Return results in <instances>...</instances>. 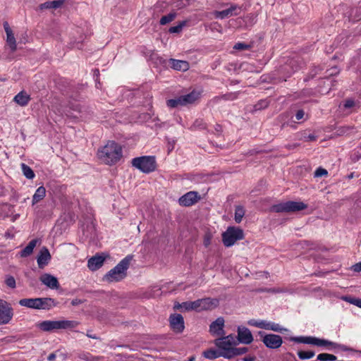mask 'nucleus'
Instances as JSON below:
<instances>
[{
  "label": "nucleus",
  "mask_w": 361,
  "mask_h": 361,
  "mask_svg": "<svg viewBox=\"0 0 361 361\" xmlns=\"http://www.w3.org/2000/svg\"><path fill=\"white\" fill-rule=\"evenodd\" d=\"M170 326L176 333H181L185 328L184 319L180 314H173L169 317Z\"/></svg>",
  "instance_id": "nucleus-14"
},
{
  "label": "nucleus",
  "mask_w": 361,
  "mask_h": 361,
  "mask_svg": "<svg viewBox=\"0 0 361 361\" xmlns=\"http://www.w3.org/2000/svg\"><path fill=\"white\" fill-rule=\"evenodd\" d=\"M247 323L250 326H253L266 330H271L276 332L283 333L288 331L287 329L282 327L279 324L271 322H267L266 320L250 319L248 321Z\"/></svg>",
  "instance_id": "nucleus-11"
},
{
  "label": "nucleus",
  "mask_w": 361,
  "mask_h": 361,
  "mask_svg": "<svg viewBox=\"0 0 361 361\" xmlns=\"http://www.w3.org/2000/svg\"><path fill=\"white\" fill-rule=\"evenodd\" d=\"M166 104L170 108H176L180 106H185L182 96L167 100Z\"/></svg>",
  "instance_id": "nucleus-30"
},
{
  "label": "nucleus",
  "mask_w": 361,
  "mask_h": 361,
  "mask_svg": "<svg viewBox=\"0 0 361 361\" xmlns=\"http://www.w3.org/2000/svg\"><path fill=\"white\" fill-rule=\"evenodd\" d=\"M305 116V112L303 110H298L295 114V118L297 120L302 119Z\"/></svg>",
  "instance_id": "nucleus-47"
},
{
  "label": "nucleus",
  "mask_w": 361,
  "mask_h": 361,
  "mask_svg": "<svg viewBox=\"0 0 361 361\" xmlns=\"http://www.w3.org/2000/svg\"><path fill=\"white\" fill-rule=\"evenodd\" d=\"M14 315L11 305L7 301L0 299V325L9 324Z\"/></svg>",
  "instance_id": "nucleus-10"
},
{
  "label": "nucleus",
  "mask_w": 361,
  "mask_h": 361,
  "mask_svg": "<svg viewBox=\"0 0 361 361\" xmlns=\"http://www.w3.org/2000/svg\"><path fill=\"white\" fill-rule=\"evenodd\" d=\"M39 281L42 284L51 289H57L59 287L57 278L49 274H44L41 275Z\"/></svg>",
  "instance_id": "nucleus-19"
},
{
  "label": "nucleus",
  "mask_w": 361,
  "mask_h": 361,
  "mask_svg": "<svg viewBox=\"0 0 361 361\" xmlns=\"http://www.w3.org/2000/svg\"><path fill=\"white\" fill-rule=\"evenodd\" d=\"M132 165L140 171L149 173L156 169V161L154 157L144 156L132 159Z\"/></svg>",
  "instance_id": "nucleus-8"
},
{
  "label": "nucleus",
  "mask_w": 361,
  "mask_h": 361,
  "mask_svg": "<svg viewBox=\"0 0 361 361\" xmlns=\"http://www.w3.org/2000/svg\"><path fill=\"white\" fill-rule=\"evenodd\" d=\"M80 357L87 361H94V358L90 356L88 353H83L80 356Z\"/></svg>",
  "instance_id": "nucleus-45"
},
{
  "label": "nucleus",
  "mask_w": 361,
  "mask_h": 361,
  "mask_svg": "<svg viewBox=\"0 0 361 361\" xmlns=\"http://www.w3.org/2000/svg\"><path fill=\"white\" fill-rule=\"evenodd\" d=\"M353 271L356 272H360L361 271V262L359 263H357L353 266Z\"/></svg>",
  "instance_id": "nucleus-48"
},
{
  "label": "nucleus",
  "mask_w": 361,
  "mask_h": 361,
  "mask_svg": "<svg viewBox=\"0 0 361 361\" xmlns=\"http://www.w3.org/2000/svg\"><path fill=\"white\" fill-rule=\"evenodd\" d=\"M4 29L6 33V42L8 45L9 48L12 51H15L16 50V41L14 37V35L9 27L7 23L4 24Z\"/></svg>",
  "instance_id": "nucleus-21"
},
{
  "label": "nucleus",
  "mask_w": 361,
  "mask_h": 361,
  "mask_svg": "<svg viewBox=\"0 0 361 361\" xmlns=\"http://www.w3.org/2000/svg\"><path fill=\"white\" fill-rule=\"evenodd\" d=\"M201 96V92L199 90H193L189 94L182 95L184 105L191 104L197 101Z\"/></svg>",
  "instance_id": "nucleus-22"
},
{
  "label": "nucleus",
  "mask_w": 361,
  "mask_h": 361,
  "mask_svg": "<svg viewBox=\"0 0 361 361\" xmlns=\"http://www.w3.org/2000/svg\"><path fill=\"white\" fill-rule=\"evenodd\" d=\"M87 336L89 338H93V339L97 338V337L95 335H92V334H87Z\"/></svg>",
  "instance_id": "nucleus-50"
},
{
  "label": "nucleus",
  "mask_w": 361,
  "mask_h": 361,
  "mask_svg": "<svg viewBox=\"0 0 361 361\" xmlns=\"http://www.w3.org/2000/svg\"><path fill=\"white\" fill-rule=\"evenodd\" d=\"M245 215V209L242 206H237L235 210V221L236 223H240Z\"/></svg>",
  "instance_id": "nucleus-33"
},
{
  "label": "nucleus",
  "mask_w": 361,
  "mask_h": 361,
  "mask_svg": "<svg viewBox=\"0 0 361 361\" xmlns=\"http://www.w3.org/2000/svg\"><path fill=\"white\" fill-rule=\"evenodd\" d=\"M185 21L181 22V23H180L176 26L171 27L169 28V31L170 33H178V32H180L182 30V29L185 26Z\"/></svg>",
  "instance_id": "nucleus-39"
},
{
  "label": "nucleus",
  "mask_w": 361,
  "mask_h": 361,
  "mask_svg": "<svg viewBox=\"0 0 361 361\" xmlns=\"http://www.w3.org/2000/svg\"><path fill=\"white\" fill-rule=\"evenodd\" d=\"M176 16V15L175 13H170L169 14H168L166 16H164L160 19V24L166 25L170 22L173 21L175 19Z\"/></svg>",
  "instance_id": "nucleus-34"
},
{
  "label": "nucleus",
  "mask_w": 361,
  "mask_h": 361,
  "mask_svg": "<svg viewBox=\"0 0 361 361\" xmlns=\"http://www.w3.org/2000/svg\"><path fill=\"white\" fill-rule=\"evenodd\" d=\"M56 303L50 298H38V310H49L55 307Z\"/></svg>",
  "instance_id": "nucleus-23"
},
{
  "label": "nucleus",
  "mask_w": 361,
  "mask_h": 361,
  "mask_svg": "<svg viewBox=\"0 0 361 361\" xmlns=\"http://www.w3.org/2000/svg\"><path fill=\"white\" fill-rule=\"evenodd\" d=\"M203 355L205 358L209 359V360H214V359L221 357L218 348H216V350L209 349L203 353Z\"/></svg>",
  "instance_id": "nucleus-31"
},
{
  "label": "nucleus",
  "mask_w": 361,
  "mask_h": 361,
  "mask_svg": "<svg viewBox=\"0 0 361 361\" xmlns=\"http://www.w3.org/2000/svg\"><path fill=\"white\" fill-rule=\"evenodd\" d=\"M58 356H62L63 359H65L64 355L62 353H61L60 351L57 350V351L49 355V356L47 357V360L49 361H54L56 357Z\"/></svg>",
  "instance_id": "nucleus-42"
},
{
  "label": "nucleus",
  "mask_w": 361,
  "mask_h": 361,
  "mask_svg": "<svg viewBox=\"0 0 361 361\" xmlns=\"http://www.w3.org/2000/svg\"><path fill=\"white\" fill-rule=\"evenodd\" d=\"M105 261V257L102 255H96L87 261V267L94 271L101 268Z\"/></svg>",
  "instance_id": "nucleus-18"
},
{
  "label": "nucleus",
  "mask_w": 361,
  "mask_h": 361,
  "mask_svg": "<svg viewBox=\"0 0 361 361\" xmlns=\"http://www.w3.org/2000/svg\"><path fill=\"white\" fill-rule=\"evenodd\" d=\"M5 283L8 287L12 289L16 287V283L14 277L10 275L6 276Z\"/></svg>",
  "instance_id": "nucleus-37"
},
{
  "label": "nucleus",
  "mask_w": 361,
  "mask_h": 361,
  "mask_svg": "<svg viewBox=\"0 0 361 361\" xmlns=\"http://www.w3.org/2000/svg\"><path fill=\"white\" fill-rule=\"evenodd\" d=\"M37 239L32 240L27 244V245L23 250H21L20 256L22 257H28L29 255H30L32 253L34 248L37 245Z\"/></svg>",
  "instance_id": "nucleus-28"
},
{
  "label": "nucleus",
  "mask_w": 361,
  "mask_h": 361,
  "mask_svg": "<svg viewBox=\"0 0 361 361\" xmlns=\"http://www.w3.org/2000/svg\"><path fill=\"white\" fill-rule=\"evenodd\" d=\"M14 101L20 106H26L30 100V97L25 92H20L14 97Z\"/></svg>",
  "instance_id": "nucleus-26"
},
{
  "label": "nucleus",
  "mask_w": 361,
  "mask_h": 361,
  "mask_svg": "<svg viewBox=\"0 0 361 361\" xmlns=\"http://www.w3.org/2000/svg\"><path fill=\"white\" fill-rule=\"evenodd\" d=\"M255 357L254 356H249V357H245L244 358H243V361H255Z\"/></svg>",
  "instance_id": "nucleus-49"
},
{
  "label": "nucleus",
  "mask_w": 361,
  "mask_h": 361,
  "mask_svg": "<svg viewBox=\"0 0 361 361\" xmlns=\"http://www.w3.org/2000/svg\"><path fill=\"white\" fill-rule=\"evenodd\" d=\"M250 47V46L245 43L238 42L234 45L233 49H237V50H246V49H249Z\"/></svg>",
  "instance_id": "nucleus-41"
},
{
  "label": "nucleus",
  "mask_w": 361,
  "mask_h": 361,
  "mask_svg": "<svg viewBox=\"0 0 361 361\" xmlns=\"http://www.w3.org/2000/svg\"><path fill=\"white\" fill-rule=\"evenodd\" d=\"M338 73V71H336V68H334V70L332 72H331V73H329V75H331L336 74V73Z\"/></svg>",
  "instance_id": "nucleus-52"
},
{
  "label": "nucleus",
  "mask_w": 361,
  "mask_h": 361,
  "mask_svg": "<svg viewBox=\"0 0 361 361\" xmlns=\"http://www.w3.org/2000/svg\"><path fill=\"white\" fill-rule=\"evenodd\" d=\"M317 360L320 361H334L336 360V357L328 353H321L317 355Z\"/></svg>",
  "instance_id": "nucleus-35"
},
{
  "label": "nucleus",
  "mask_w": 361,
  "mask_h": 361,
  "mask_svg": "<svg viewBox=\"0 0 361 361\" xmlns=\"http://www.w3.org/2000/svg\"><path fill=\"white\" fill-rule=\"evenodd\" d=\"M343 300L361 308V299L344 298Z\"/></svg>",
  "instance_id": "nucleus-44"
},
{
  "label": "nucleus",
  "mask_w": 361,
  "mask_h": 361,
  "mask_svg": "<svg viewBox=\"0 0 361 361\" xmlns=\"http://www.w3.org/2000/svg\"><path fill=\"white\" fill-rule=\"evenodd\" d=\"M21 169L23 175L28 179H32L35 177V173L32 169L25 164H21Z\"/></svg>",
  "instance_id": "nucleus-32"
},
{
  "label": "nucleus",
  "mask_w": 361,
  "mask_h": 361,
  "mask_svg": "<svg viewBox=\"0 0 361 361\" xmlns=\"http://www.w3.org/2000/svg\"><path fill=\"white\" fill-rule=\"evenodd\" d=\"M355 177L354 173H350L349 175H348L347 178L348 179H352Z\"/></svg>",
  "instance_id": "nucleus-51"
},
{
  "label": "nucleus",
  "mask_w": 361,
  "mask_h": 361,
  "mask_svg": "<svg viewBox=\"0 0 361 361\" xmlns=\"http://www.w3.org/2000/svg\"><path fill=\"white\" fill-rule=\"evenodd\" d=\"M328 174V171L325 169H323V168H318L315 171H314V177H322V176H327Z\"/></svg>",
  "instance_id": "nucleus-43"
},
{
  "label": "nucleus",
  "mask_w": 361,
  "mask_h": 361,
  "mask_svg": "<svg viewBox=\"0 0 361 361\" xmlns=\"http://www.w3.org/2000/svg\"><path fill=\"white\" fill-rule=\"evenodd\" d=\"M51 259V255L47 247H43L37 257V264L39 268H44Z\"/></svg>",
  "instance_id": "nucleus-20"
},
{
  "label": "nucleus",
  "mask_w": 361,
  "mask_h": 361,
  "mask_svg": "<svg viewBox=\"0 0 361 361\" xmlns=\"http://www.w3.org/2000/svg\"><path fill=\"white\" fill-rule=\"evenodd\" d=\"M224 326V319L219 317L210 324L209 331L214 336H223L225 334Z\"/></svg>",
  "instance_id": "nucleus-17"
},
{
  "label": "nucleus",
  "mask_w": 361,
  "mask_h": 361,
  "mask_svg": "<svg viewBox=\"0 0 361 361\" xmlns=\"http://www.w3.org/2000/svg\"><path fill=\"white\" fill-rule=\"evenodd\" d=\"M354 104L355 103L353 100L348 99L345 102L343 106L345 108L348 109L353 107L354 106Z\"/></svg>",
  "instance_id": "nucleus-46"
},
{
  "label": "nucleus",
  "mask_w": 361,
  "mask_h": 361,
  "mask_svg": "<svg viewBox=\"0 0 361 361\" xmlns=\"http://www.w3.org/2000/svg\"><path fill=\"white\" fill-rule=\"evenodd\" d=\"M213 235L210 231H207L203 237V244L207 247L210 245Z\"/></svg>",
  "instance_id": "nucleus-38"
},
{
  "label": "nucleus",
  "mask_w": 361,
  "mask_h": 361,
  "mask_svg": "<svg viewBox=\"0 0 361 361\" xmlns=\"http://www.w3.org/2000/svg\"><path fill=\"white\" fill-rule=\"evenodd\" d=\"M64 4V0H55L51 1H47L44 4H42L39 6L40 9H56L60 8Z\"/></svg>",
  "instance_id": "nucleus-27"
},
{
  "label": "nucleus",
  "mask_w": 361,
  "mask_h": 361,
  "mask_svg": "<svg viewBox=\"0 0 361 361\" xmlns=\"http://www.w3.org/2000/svg\"><path fill=\"white\" fill-rule=\"evenodd\" d=\"M244 238V232L239 227L229 226L222 233V242L226 247L233 246L238 240Z\"/></svg>",
  "instance_id": "nucleus-7"
},
{
  "label": "nucleus",
  "mask_w": 361,
  "mask_h": 361,
  "mask_svg": "<svg viewBox=\"0 0 361 361\" xmlns=\"http://www.w3.org/2000/svg\"><path fill=\"white\" fill-rule=\"evenodd\" d=\"M307 208V205L302 202L288 201L274 204L271 207L274 212H295Z\"/></svg>",
  "instance_id": "nucleus-9"
},
{
  "label": "nucleus",
  "mask_w": 361,
  "mask_h": 361,
  "mask_svg": "<svg viewBox=\"0 0 361 361\" xmlns=\"http://www.w3.org/2000/svg\"><path fill=\"white\" fill-rule=\"evenodd\" d=\"M214 343L220 352V355L225 359H232L236 356L242 355L248 351L246 347L238 348V341L233 334L214 340Z\"/></svg>",
  "instance_id": "nucleus-1"
},
{
  "label": "nucleus",
  "mask_w": 361,
  "mask_h": 361,
  "mask_svg": "<svg viewBox=\"0 0 361 361\" xmlns=\"http://www.w3.org/2000/svg\"><path fill=\"white\" fill-rule=\"evenodd\" d=\"M171 66L177 71H186L189 69V63L185 61L171 59L169 61Z\"/></svg>",
  "instance_id": "nucleus-24"
},
{
  "label": "nucleus",
  "mask_w": 361,
  "mask_h": 361,
  "mask_svg": "<svg viewBox=\"0 0 361 361\" xmlns=\"http://www.w3.org/2000/svg\"><path fill=\"white\" fill-rule=\"evenodd\" d=\"M46 195V189L44 186H40L39 187L33 197H32V204H35L36 203H37L38 202H39L40 200H42Z\"/></svg>",
  "instance_id": "nucleus-29"
},
{
  "label": "nucleus",
  "mask_w": 361,
  "mask_h": 361,
  "mask_svg": "<svg viewBox=\"0 0 361 361\" xmlns=\"http://www.w3.org/2000/svg\"><path fill=\"white\" fill-rule=\"evenodd\" d=\"M98 158L106 164L111 165L122 157V148L116 142L109 141L97 152Z\"/></svg>",
  "instance_id": "nucleus-2"
},
{
  "label": "nucleus",
  "mask_w": 361,
  "mask_h": 361,
  "mask_svg": "<svg viewBox=\"0 0 361 361\" xmlns=\"http://www.w3.org/2000/svg\"><path fill=\"white\" fill-rule=\"evenodd\" d=\"M290 341L300 343L311 344L317 346H324L326 347L327 350L338 349L343 351L351 350L344 345L338 344L326 339L319 338L313 336L292 337L290 338Z\"/></svg>",
  "instance_id": "nucleus-5"
},
{
  "label": "nucleus",
  "mask_w": 361,
  "mask_h": 361,
  "mask_svg": "<svg viewBox=\"0 0 361 361\" xmlns=\"http://www.w3.org/2000/svg\"><path fill=\"white\" fill-rule=\"evenodd\" d=\"M241 9L236 5H231L228 8L221 11H214V16L216 18L224 19L233 16H237L240 13Z\"/></svg>",
  "instance_id": "nucleus-16"
},
{
  "label": "nucleus",
  "mask_w": 361,
  "mask_h": 361,
  "mask_svg": "<svg viewBox=\"0 0 361 361\" xmlns=\"http://www.w3.org/2000/svg\"><path fill=\"white\" fill-rule=\"evenodd\" d=\"M219 305V300L209 298L199 299L195 301H188L182 303H176L174 309L183 310L184 311L195 310L200 312L202 310H212Z\"/></svg>",
  "instance_id": "nucleus-3"
},
{
  "label": "nucleus",
  "mask_w": 361,
  "mask_h": 361,
  "mask_svg": "<svg viewBox=\"0 0 361 361\" xmlns=\"http://www.w3.org/2000/svg\"><path fill=\"white\" fill-rule=\"evenodd\" d=\"M262 342L269 348L276 349L283 343L281 336L276 334H267L262 338Z\"/></svg>",
  "instance_id": "nucleus-12"
},
{
  "label": "nucleus",
  "mask_w": 361,
  "mask_h": 361,
  "mask_svg": "<svg viewBox=\"0 0 361 361\" xmlns=\"http://www.w3.org/2000/svg\"><path fill=\"white\" fill-rule=\"evenodd\" d=\"M237 333L236 341L238 343L250 344L253 341V336L250 329L247 327L243 326H238Z\"/></svg>",
  "instance_id": "nucleus-13"
},
{
  "label": "nucleus",
  "mask_w": 361,
  "mask_h": 361,
  "mask_svg": "<svg viewBox=\"0 0 361 361\" xmlns=\"http://www.w3.org/2000/svg\"><path fill=\"white\" fill-rule=\"evenodd\" d=\"M19 305L23 307L38 310V298L21 299L19 300Z\"/></svg>",
  "instance_id": "nucleus-25"
},
{
  "label": "nucleus",
  "mask_w": 361,
  "mask_h": 361,
  "mask_svg": "<svg viewBox=\"0 0 361 361\" xmlns=\"http://www.w3.org/2000/svg\"><path fill=\"white\" fill-rule=\"evenodd\" d=\"M200 200V196L198 192L190 191L181 196L178 200V202L181 206L189 207L195 204Z\"/></svg>",
  "instance_id": "nucleus-15"
},
{
  "label": "nucleus",
  "mask_w": 361,
  "mask_h": 361,
  "mask_svg": "<svg viewBox=\"0 0 361 361\" xmlns=\"http://www.w3.org/2000/svg\"><path fill=\"white\" fill-rule=\"evenodd\" d=\"M317 137L314 134H307L306 132L302 133V140L305 142H311L316 140Z\"/></svg>",
  "instance_id": "nucleus-40"
},
{
  "label": "nucleus",
  "mask_w": 361,
  "mask_h": 361,
  "mask_svg": "<svg viewBox=\"0 0 361 361\" xmlns=\"http://www.w3.org/2000/svg\"><path fill=\"white\" fill-rule=\"evenodd\" d=\"M298 355L301 360H307L313 357L314 356V353L313 351H298Z\"/></svg>",
  "instance_id": "nucleus-36"
},
{
  "label": "nucleus",
  "mask_w": 361,
  "mask_h": 361,
  "mask_svg": "<svg viewBox=\"0 0 361 361\" xmlns=\"http://www.w3.org/2000/svg\"><path fill=\"white\" fill-rule=\"evenodd\" d=\"M78 323L75 321L61 319V320H44L36 324V327L44 332H56L59 330L71 329L75 328Z\"/></svg>",
  "instance_id": "nucleus-4"
},
{
  "label": "nucleus",
  "mask_w": 361,
  "mask_h": 361,
  "mask_svg": "<svg viewBox=\"0 0 361 361\" xmlns=\"http://www.w3.org/2000/svg\"><path fill=\"white\" fill-rule=\"evenodd\" d=\"M132 257L127 256L123 259L115 267L109 271L103 278V281L113 283L123 280L127 275Z\"/></svg>",
  "instance_id": "nucleus-6"
}]
</instances>
